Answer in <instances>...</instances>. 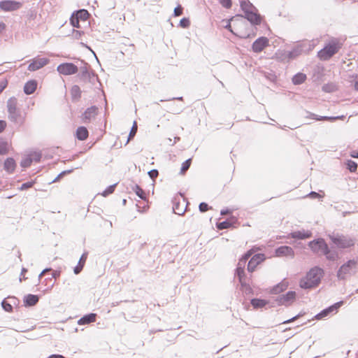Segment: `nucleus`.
I'll return each instance as SVG.
<instances>
[{
    "instance_id": "1",
    "label": "nucleus",
    "mask_w": 358,
    "mask_h": 358,
    "mask_svg": "<svg viewBox=\"0 0 358 358\" xmlns=\"http://www.w3.org/2000/svg\"><path fill=\"white\" fill-rule=\"evenodd\" d=\"M7 109L10 121L20 126L24 124L27 113L17 108V100L15 97H10L7 101Z\"/></svg>"
},
{
    "instance_id": "2",
    "label": "nucleus",
    "mask_w": 358,
    "mask_h": 358,
    "mask_svg": "<svg viewBox=\"0 0 358 358\" xmlns=\"http://www.w3.org/2000/svg\"><path fill=\"white\" fill-rule=\"evenodd\" d=\"M322 274L323 271L321 268L318 267L311 268L306 277L300 280V287L303 289H312L317 287L320 282Z\"/></svg>"
},
{
    "instance_id": "3",
    "label": "nucleus",
    "mask_w": 358,
    "mask_h": 358,
    "mask_svg": "<svg viewBox=\"0 0 358 358\" xmlns=\"http://www.w3.org/2000/svg\"><path fill=\"white\" fill-rule=\"evenodd\" d=\"M309 247L313 252L318 255H324L327 259L334 260L335 253L329 250L326 242L322 238H318L309 243Z\"/></svg>"
},
{
    "instance_id": "4",
    "label": "nucleus",
    "mask_w": 358,
    "mask_h": 358,
    "mask_svg": "<svg viewBox=\"0 0 358 358\" xmlns=\"http://www.w3.org/2000/svg\"><path fill=\"white\" fill-rule=\"evenodd\" d=\"M357 262L355 259H350L343 264L338 271H337V278L346 279L351 276L356 271Z\"/></svg>"
},
{
    "instance_id": "5",
    "label": "nucleus",
    "mask_w": 358,
    "mask_h": 358,
    "mask_svg": "<svg viewBox=\"0 0 358 358\" xmlns=\"http://www.w3.org/2000/svg\"><path fill=\"white\" fill-rule=\"evenodd\" d=\"M355 237L349 235H337V250L346 249L353 247L355 244Z\"/></svg>"
},
{
    "instance_id": "6",
    "label": "nucleus",
    "mask_w": 358,
    "mask_h": 358,
    "mask_svg": "<svg viewBox=\"0 0 358 358\" xmlns=\"http://www.w3.org/2000/svg\"><path fill=\"white\" fill-rule=\"evenodd\" d=\"M296 299V292L289 291L285 294H282L276 297L275 301L278 306H290Z\"/></svg>"
},
{
    "instance_id": "7",
    "label": "nucleus",
    "mask_w": 358,
    "mask_h": 358,
    "mask_svg": "<svg viewBox=\"0 0 358 358\" xmlns=\"http://www.w3.org/2000/svg\"><path fill=\"white\" fill-rule=\"evenodd\" d=\"M57 71L60 74L70 76L76 73L78 69L74 64L66 62L59 64L57 68Z\"/></svg>"
},
{
    "instance_id": "8",
    "label": "nucleus",
    "mask_w": 358,
    "mask_h": 358,
    "mask_svg": "<svg viewBox=\"0 0 358 358\" xmlns=\"http://www.w3.org/2000/svg\"><path fill=\"white\" fill-rule=\"evenodd\" d=\"M22 3L13 0H3L0 1V8L5 12H11L20 9Z\"/></svg>"
},
{
    "instance_id": "9",
    "label": "nucleus",
    "mask_w": 358,
    "mask_h": 358,
    "mask_svg": "<svg viewBox=\"0 0 358 358\" xmlns=\"http://www.w3.org/2000/svg\"><path fill=\"white\" fill-rule=\"evenodd\" d=\"M50 60L45 57H36L30 62L28 70L30 71H37L49 63Z\"/></svg>"
},
{
    "instance_id": "10",
    "label": "nucleus",
    "mask_w": 358,
    "mask_h": 358,
    "mask_svg": "<svg viewBox=\"0 0 358 358\" xmlns=\"http://www.w3.org/2000/svg\"><path fill=\"white\" fill-rule=\"evenodd\" d=\"M336 53V43L324 47L317 53L318 57L322 60H327Z\"/></svg>"
},
{
    "instance_id": "11",
    "label": "nucleus",
    "mask_w": 358,
    "mask_h": 358,
    "mask_svg": "<svg viewBox=\"0 0 358 358\" xmlns=\"http://www.w3.org/2000/svg\"><path fill=\"white\" fill-rule=\"evenodd\" d=\"M268 45V40L266 37H259L254 41L252 45V49L255 52H262L264 48Z\"/></svg>"
},
{
    "instance_id": "12",
    "label": "nucleus",
    "mask_w": 358,
    "mask_h": 358,
    "mask_svg": "<svg viewBox=\"0 0 358 358\" xmlns=\"http://www.w3.org/2000/svg\"><path fill=\"white\" fill-rule=\"evenodd\" d=\"M185 202V199H182V204H180V198L176 196L173 199V210L174 213L182 215L185 213L188 203L187 202L185 207H184V203Z\"/></svg>"
},
{
    "instance_id": "13",
    "label": "nucleus",
    "mask_w": 358,
    "mask_h": 358,
    "mask_svg": "<svg viewBox=\"0 0 358 358\" xmlns=\"http://www.w3.org/2000/svg\"><path fill=\"white\" fill-rule=\"evenodd\" d=\"M264 259V255H255L248 263V271L250 273L253 272L257 266Z\"/></svg>"
},
{
    "instance_id": "14",
    "label": "nucleus",
    "mask_w": 358,
    "mask_h": 358,
    "mask_svg": "<svg viewBox=\"0 0 358 358\" xmlns=\"http://www.w3.org/2000/svg\"><path fill=\"white\" fill-rule=\"evenodd\" d=\"M275 255L278 257H293L294 255V252L293 249L287 245H283L278 248L275 250Z\"/></svg>"
},
{
    "instance_id": "15",
    "label": "nucleus",
    "mask_w": 358,
    "mask_h": 358,
    "mask_svg": "<svg viewBox=\"0 0 358 358\" xmlns=\"http://www.w3.org/2000/svg\"><path fill=\"white\" fill-rule=\"evenodd\" d=\"M98 108L95 106H91L86 109L83 114V120L85 123L90 122L92 119L94 118L97 115Z\"/></svg>"
},
{
    "instance_id": "16",
    "label": "nucleus",
    "mask_w": 358,
    "mask_h": 358,
    "mask_svg": "<svg viewBox=\"0 0 358 358\" xmlns=\"http://www.w3.org/2000/svg\"><path fill=\"white\" fill-rule=\"evenodd\" d=\"M334 310H336V303H334L329 307L322 310L320 313H317L315 317L316 320H324L326 317L333 315V312Z\"/></svg>"
},
{
    "instance_id": "17",
    "label": "nucleus",
    "mask_w": 358,
    "mask_h": 358,
    "mask_svg": "<svg viewBox=\"0 0 358 358\" xmlns=\"http://www.w3.org/2000/svg\"><path fill=\"white\" fill-rule=\"evenodd\" d=\"M245 18L250 21L252 24H259L261 23V17L259 14L254 12V10H252L247 13L245 14Z\"/></svg>"
},
{
    "instance_id": "18",
    "label": "nucleus",
    "mask_w": 358,
    "mask_h": 358,
    "mask_svg": "<svg viewBox=\"0 0 358 358\" xmlns=\"http://www.w3.org/2000/svg\"><path fill=\"white\" fill-rule=\"evenodd\" d=\"M15 167H16V163L13 158L8 157L4 162L3 169L8 173H13V171L15 169Z\"/></svg>"
},
{
    "instance_id": "19",
    "label": "nucleus",
    "mask_w": 358,
    "mask_h": 358,
    "mask_svg": "<svg viewBox=\"0 0 358 358\" xmlns=\"http://www.w3.org/2000/svg\"><path fill=\"white\" fill-rule=\"evenodd\" d=\"M96 314L90 313L82 317L78 322L79 325L88 324L96 321Z\"/></svg>"
},
{
    "instance_id": "20",
    "label": "nucleus",
    "mask_w": 358,
    "mask_h": 358,
    "mask_svg": "<svg viewBox=\"0 0 358 358\" xmlns=\"http://www.w3.org/2000/svg\"><path fill=\"white\" fill-rule=\"evenodd\" d=\"M39 300V298L37 295L34 294H27L24 297V303L25 306H33L36 305Z\"/></svg>"
},
{
    "instance_id": "21",
    "label": "nucleus",
    "mask_w": 358,
    "mask_h": 358,
    "mask_svg": "<svg viewBox=\"0 0 358 358\" xmlns=\"http://www.w3.org/2000/svg\"><path fill=\"white\" fill-rule=\"evenodd\" d=\"M291 237L296 239H306L311 237L312 233L308 231H297L291 233Z\"/></svg>"
},
{
    "instance_id": "22",
    "label": "nucleus",
    "mask_w": 358,
    "mask_h": 358,
    "mask_svg": "<svg viewBox=\"0 0 358 358\" xmlns=\"http://www.w3.org/2000/svg\"><path fill=\"white\" fill-rule=\"evenodd\" d=\"M37 83L35 80H29L24 86V92L26 94H31L36 90Z\"/></svg>"
},
{
    "instance_id": "23",
    "label": "nucleus",
    "mask_w": 358,
    "mask_h": 358,
    "mask_svg": "<svg viewBox=\"0 0 358 358\" xmlns=\"http://www.w3.org/2000/svg\"><path fill=\"white\" fill-rule=\"evenodd\" d=\"M288 287V282L283 280L275 285L271 290V292L273 294H278L282 292L285 291Z\"/></svg>"
},
{
    "instance_id": "24",
    "label": "nucleus",
    "mask_w": 358,
    "mask_h": 358,
    "mask_svg": "<svg viewBox=\"0 0 358 358\" xmlns=\"http://www.w3.org/2000/svg\"><path fill=\"white\" fill-rule=\"evenodd\" d=\"M87 258V253L85 252L80 257L78 265L74 268L73 271L75 274H79L83 270L84 265L85 264L86 259Z\"/></svg>"
},
{
    "instance_id": "25",
    "label": "nucleus",
    "mask_w": 358,
    "mask_h": 358,
    "mask_svg": "<svg viewBox=\"0 0 358 358\" xmlns=\"http://www.w3.org/2000/svg\"><path fill=\"white\" fill-rule=\"evenodd\" d=\"M301 50L299 48H294L291 51L283 53V59H287L288 61L295 59L301 54Z\"/></svg>"
},
{
    "instance_id": "26",
    "label": "nucleus",
    "mask_w": 358,
    "mask_h": 358,
    "mask_svg": "<svg viewBox=\"0 0 358 358\" xmlns=\"http://www.w3.org/2000/svg\"><path fill=\"white\" fill-rule=\"evenodd\" d=\"M89 135L88 131L85 127H79L76 130V138L80 141H85Z\"/></svg>"
},
{
    "instance_id": "27",
    "label": "nucleus",
    "mask_w": 358,
    "mask_h": 358,
    "mask_svg": "<svg viewBox=\"0 0 358 358\" xmlns=\"http://www.w3.org/2000/svg\"><path fill=\"white\" fill-rule=\"evenodd\" d=\"M240 3L241 9L244 11L245 14L247 12L256 9L249 1L240 0Z\"/></svg>"
},
{
    "instance_id": "28",
    "label": "nucleus",
    "mask_w": 358,
    "mask_h": 358,
    "mask_svg": "<svg viewBox=\"0 0 358 358\" xmlns=\"http://www.w3.org/2000/svg\"><path fill=\"white\" fill-rule=\"evenodd\" d=\"M306 79V76L302 73H298L292 78V83L294 85L302 84Z\"/></svg>"
},
{
    "instance_id": "29",
    "label": "nucleus",
    "mask_w": 358,
    "mask_h": 358,
    "mask_svg": "<svg viewBox=\"0 0 358 358\" xmlns=\"http://www.w3.org/2000/svg\"><path fill=\"white\" fill-rule=\"evenodd\" d=\"M73 14L78 17L79 20H82L84 21L86 20L90 15L88 11L85 9H80Z\"/></svg>"
},
{
    "instance_id": "30",
    "label": "nucleus",
    "mask_w": 358,
    "mask_h": 358,
    "mask_svg": "<svg viewBox=\"0 0 358 358\" xmlns=\"http://www.w3.org/2000/svg\"><path fill=\"white\" fill-rule=\"evenodd\" d=\"M236 273L238 278L239 282H241V285L243 286L245 284V280H244V277H245L244 268L241 267V266H237Z\"/></svg>"
},
{
    "instance_id": "31",
    "label": "nucleus",
    "mask_w": 358,
    "mask_h": 358,
    "mask_svg": "<svg viewBox=\"0 0 358 358\" xmlns=\"http://www.w3.org/2000/svg\"><path fill=\"white\" fill-rule=\"evenodd\" d=\"M267 302L264 299H252L251 300V304L255 308H259L265 306Z\"/></svg>"
},
{
    "instance_id": "32",
    "label": "nucleus",
    "mask_w": 358,
    "mask_h": 358,
    "mask_svg": "<svg viewBox=\"0 0 358 358\" xmlns=\"http://www.w3.org/2000/svg\"><path fill=\"white\" fill-rule=\"evenodd\" d=\"M310 117L316 120H330L331 122H334L336 120V117L331 116H319L314 113H310Z\"/></svg>"
},
{
    "instance_id": "33",
    "label": "nucleus",
    "mask_w": 358,
    "mask_h": 358,
    "mask_svg": "<svg viewBox=\"0 0 358 358\" xmlns=\"http://www.w3.org/2000/svg\"><path fill=\"white\" fill-rule=\"evenodd\" d=\"M71 94L73 99H79L81 96V90L78 85H73L71 90Z\"/></svg>"
},
{
    "instance_id": "34",
    "label": "nucleus",
    "mask_w": 358,
    "mask_h": 358,
    "mask_svg": "<svg viewBox=\"0 0 358 358\" xmlns=\"http://www.w3.org/2000/svg\"><path fill=\"white\" fill-rule=\"evenodd\" d=\"M134 191L136 194L137 196H138L141 199L145 200L146 199V194L144 192V190L138 185H136L134 188Z\"/></svg>"
},
{
    "instance_id": "35",
    "label": "nucleus",
    "mask_w": 358,
    "mask_h": 358,
    "mask_svg": "<svg viewBox=\"0 0 358 358\" xmlns=\"http://www.w3.org/2000/svg\"><path fill=\"white\" fill-rule=\"evenodd\" d=\"M79 76L80 79L85 80H88L90 78V73L88 71L87 67H82L80 69V72L79 73Z\"/></svg>"
},
{
    "instance_id": "36",
    "label": "nucleus",
    "mask_w": 358,
    "mask_h": 358,
    "mask_svg": "<svg viewBox=\"0 0 358 358\" xmlns=\"http://www.w3.org/2000/svg\"><path fill=\"white\" fill-rule=\"evenodd\" d=\"M8 152V144L6 141L0 140V155H6Z\"/></svg>"
},
{
    "instance_id": "37",
    "label": "nucleus",
    "mask_w": 358,
    "mask_h": 358,
    "mask_svg": "<svg viewBox=\"0 0 358 358\" xmlns=\"http://www.w3.org/2000/svg\"><path fill=\"white\" fill-rule=\"evenodd\" d=\"M191 163H192V159H188L185 160L182 164V167H181V169H180V173L181 174H184L189 169Z\"/></svg>"
},
{
    "instance_id": "38",
    "label": "nucleus",
    "mask_w": 358,
    "mask_h": 358,
    "mask_svg": "<svg viewBox=\"0 0 358 358\" xmlns=\"http://www.w3.org/2000/svg\"><path fill=\"white\" fill-rule=\"evenodd\" d=\"M250 256H251V254L250 252H248V253L245 254V255L243 256L239 259V262L238 263V266H241V267H243L244 268L247 261L250 257Z\"/></svg>"
},
{
    "instance_id": "39",
    "label": "nucleus",
    "mask_w": 358,
    "mask_h": 358,
    "mask_svg": "<svg viewBox=\"0 0 358 358\" xmlns=\"http://www.w3.org/2000/svg\"><path fill=\"white\" fill-rule=\"evenodd\" d=\"M33 159L31 157H26L22 159L20 165L23 168H27L31 166Z\"/></svg>"
},
{
    "instance_id": "40",
    "label": "nucleus",
    "mask_w": 358,
    "mask_h": 358,
    "mask_svg": "<svg viewBox=\"0 0 358 358\" xmlns=\"http://www.w3.org/2000/svg\"><path fill=\"white\" fill-rule=\"evenodd\" d=\"M347 167L350 172H355L357 169V164L354 161L348 160L347 162Z\"/></svg>"
},
{
    "instance_id": "41",
    "label": "nucleus",
    "mask_w": 358,
    "mask_h": 358,
    "mask_svg": "<svg viewBox=\"0 0 358 358\" xmlns=\"http://www.w3.org/2000/svg\"><path fill=\"white\" fill-rule=\"evenodd\" d=\"M231 226V224L227 220L223 221V222H219L217 224V227L220 230L228 229Z\"/></svg>"
},
{
    "instance_id": "42",
    "label": "nucleus",
    "mask_w": 358,
    "mask_h": 358,
    "mask_svg": "<svg viewBox=\"0 0 358 358\" xmlns=\"http://www.w3.org/2000/svg\"><path fill=\"white\" fill-rule=\"evenodd\" d=\"M117 184H113L112 185H110L109 187H108L103 192H102V196H108L109 194H112L114 190H115V188L116 187Z\"/></svg>"
},
{
    "instance_id": "43",
    "label": "nucleus",
    "mask_w": 358,
    "mask_h": 358,
    "mask_svg": "<svg viewBox=\"0 0 358 358\" xmlns=\"http://www.w3.org/2000/svg\"><path fill=\"white\" fill-rule=\"evenodd\" d=\"M1 306L3 308V310L6 312H12L13 310V306L5 299L3 300V301L1 302Z\"/></svg>"
},
{
    "instance_id": "44",
    "label": "nucleus",
    "mask_w": 358,
    "mask_h": 358,
    "mask_svg": "<svg viewBox=\"0 0 358 358\" xmlns=\"http://www.w3.org/2000/svg\"><path fill=\"white\" fill-rule=\"evenodd\" d=\"M79 20H80L78 18V17H76L73 14L71 15V19H70L71 24H72V26L73 27H77V28L80 27Z\"/></svg>"
},
{
    "instance_id": "45",
    "label": "nucleus",
    "mask_w": 358,
    "mask_h": 358,
    "mask_svg": "<svg viewBox=\"0 0 358 358\" xmlns=\"http://www.w3.org/2000/svg\"><path fill=\"white\" fill-rule=\"evenodd\" d=\"M190 25V21L188 18L184 17L180 21V26L182 28H188Z\"/></svg>"
},
{
    "instance_id": "46",
    "label": "nucleus",
    "mask_w": 358,
    "mask_h": 358,
    "mask_svg": "<svg viewBox=\"0 0 358 358\" xmlns=\"http://www.w3.org/2000/svg\"><path fill=\"white\" fill-rule=\"evenodd\" d=\"M137 131V124L134 122L129 135V140L133 138Z\"/></svg>"
},
{
    "instance_id": "47",
    "label": "nucleus",
    "mask_w": 358,
    "mask_h": 358,
    "mask_svg": "<svg viewBox=\"0 0 358 358\" xmlns=\"http://www.w3.org/2000/svg\"><path fill=\"white\" fill-rule=\"evenodd\" d=\"M183 107L181 106L178 107L177 106L173 105L171 108H170V111L174 114H179L182 112Z\"/></svg>"
},
{
    "instance_id": "48",
    "label": "nucleus",
    "mask_w": 358,
    "mask_h": 358,
    "mask_svg": "<svg viewBox=\"0 0 358 358\" xmlns=\"http://www.w3.org/2000/svg\"><path fill=\"white\" fill-rule=\"evenodd\" d=\"M34 182H33V181L24 182V183L22 184V185L20 187V190L27 189L29 188H31L34 185Z\"/></svg>"
},
{
    "instance_id": "49",
    "label": "nucleus",
    "mask_w": 358,
    "mask_h": 358,
    "mask_svg": "<svg viewBox=\"0 0 358 358\" xmlns=\"http://www.w3.org/2000/svg\"><path fill=\"white\" fill-rule=\"evenodd\" d=\"M148 173L150 178L153 180H155V178H157L159 175V172L157 169H152V170L148 171Z\"/></svg>"
},
{
    "instance_id": "50",
    "label": "nucleus",
    "mask_w": 358,
    "mask_h": 358,
    "mask_svg": "<svg viewBox=\"0 0 358 358\" xmlns=\"http://www.w3.org/2000/svg\"><path fill=\"white\" fill-rule=\"evenodd\" d=\"M221 5L226 8H229L231 7V0H220Z\"/></svg>"
},
{
    "instance_id": "51",
    "label": "nucleus",
    "mask_w": 358,
    "mask_h": 358,
    "mask_svg": "<svg viewBox=\"0 0 358 358\" xmlns=\"http://www.w3.org/2000/svg\"><path fill=\"white\" fill-rule=\"evenodd\" d=\"M182 8L180 5L178 6L176 8H175L173 14L175 16H180L182 15Z\"/></svg>"
},
{
    "instance_id": "52",
    "label": "nucleus",
    "mask_w": 358,
    "mask_h": 358,
    "mask_svg": "<svg viewBox=\"0 0 358 358\" xmlns=\"http://www.w3.org/2000/svg\"><path fill=\"white\" fill-rule=\"evenodd\" d=\"M199 210L201 212V213H204L206 211H207L209 208L208 207V205L205 203V202H201L200 204H199Z\"/></svg>"
},
{
    "instance_id": "53",
    "label": "nucleus",
    "mask_w": 358,
    "mask_h": 358,
    "mask_svg": "<svg viewBox=\"0 0 358 358\" xmlns=\"http://www.w3.org/2000/svg\"><path fill=\"white\" fill-rule=\"evenodd\" d=\"M83 34H84L83 31H78V30H73V36L75 38H76V39H79Z\"/></svg>"
},
{
    "instance_id": "54",
    "label": "nucleus",
    "mask_w": 358,
    "mask_h": 358,
    "mask_svg": "<svg viewBox=\"0 0 358 358\" xmlns=\"http://www.w3.org/2000/svg\"><path fill=\"white\" fill-rule=\"evenodd\" d=\"M72 171L71 170H69V171H62V173H60L56 178L55 179L52 181V182H56L62 176H63L64 175L66 174V173H71Z\"/></svg>"
},
{
    "instance_id": "55",
    "label": "nucleus",
    "mask_w": 358,
    "mask_h": 358,
    "mask_svg": "<svg viewBox=\"0 0 358 358\" xmlns=\"http://www.w3.org/2000/svg\"><path fill=\"white\" fill-rule=\"evenodd\" d=\"M6 127V122L4 120H0V133H1Z\"/></svg>"
},
{
    "instance_id": "56",
    "label": "nucleus",
    "mask_w": 358,
    "mask_h": 358,
    "mask_svg": "<svg viewBox=\"0 0 358 358\" xmlns=\"http://www.w3.org/2000/svg\"><path fill=\"white\" fill-rule=\"evenodd\" d=\"M31 158L33 159V161L40 162L41 158V155L39 153H35L34 155V157H31Z\"/></svg>"
},
{
    "instance_id": "57",
    "label": "nucleus",
    "mask_w": 358,
    "mask_h": 358,
    "mask_svg": "<svg viewBox=\"0 0 358 358\" xmlns=\"http://www.w3.org/2000/svg\"><path fill=\"white\" fill-rule=\"evenodd\" d=\"M6 85H7L6 81L0 82V94L6 87Z\"/></svg>"
},
{
    "instance_id": "58",
    "label": "nucleus",
    "mask_w": 358,
    "mask_h": 358,
    "mask_svg": "<svg viewBox=\"0 0 358 358\" xmlns=\"http://www.w3.org/2000/svg\"><path fill=\"white\" fill-rule=\"evenodd\" d=\"M309 196L312 199H316V198H318L320 196V194L315 192H311L310 194H309Z\"/></svg>"
},
{
    "instance_id": "59",
    "label": "nucleus",
    "mask_w": 358,
    "mask_h": 358,
    "mask_svg": "<svg viewBox=\"0 0 358 358\" xmlns=\"http://www.w3.org/2000/svg\"><path fill=\"white\" fill-rule=\"evenodd\" d=\"M300 315H300V314H299V315H296V316L293 317L292 318H291V319H289V320H287V321H285L283 323H289V322H293V321L296 320L298 317H300Z\"/></svg>"
},
{
    "instance_id": "60",
    "label": "nucleus",
    "mask_w": 358,
    "mask_h": 358,
    "mask_svg": "<svg viewBox=\"0 0 358 358\" xmlns=\"http://www.w3.org/2000/svg\"><path fill=\"white\" fill-rule=\"evenodd\" d=\"M51 268H45L38 275V278L40 279L45 273L48 271H50Z\"/></svg>"
},
{
    "instance_id": "61",
    "label": "nucleus",
    "mask_w": 358,
    "mask_h": 358,
    "mask_svg": "<svg viewBox=\"0 0 358 358\" xmlns=\"http://www.w3.org/2000/svg\"><path fill=\"white\" fill-rule=\"evenodd\" d=\"M48 358H65V357L61 355H50Z\"/></svg>"
},
{
    "instance_id": "62",
    "label": "nucleus",
    "mask_w": 358,
    "mask_h": 358,
    "mask_svg": "<svg viewBox=\"0 0 358 358\" xmlns=\"http://www.w3.org/2000/svg\"><path fill=\"white\" fill-rule=\"evenodd\" d=\"M6 29V24L3 22H0V34Z\"/></svg>"
},
{
    "instance_id": "63",
    "label": "nucleus",
    "mask_w": 358,
    "mask_h": 358,
    "mask_svg": "<svg viewBox=\"0 0 358 358\" xmlns=\"http://www.w3.org/2000/svg\"><path fill=\"white\" fill-rule=\"evenodd\" d=\"M229 213H230V211L228 209H227V210H222L220 213L222 215H225L229 214Z\"/></svg>"
},
{
    "instance_id": "64",
    "label": "nucleus",
    "mask_w": 358,
    "mask_h": 358,
    "mask_svg": "<svg viewBox=\"0 0 358 358\" xmlns=\"http://www.w3.org/2000/svg\"><path fill=\"white\" fill-rule=\"evenodd\" d=\"M352 157L358 158V152H353V153L351 155Z\"/></svg>"
}]
</instances>
